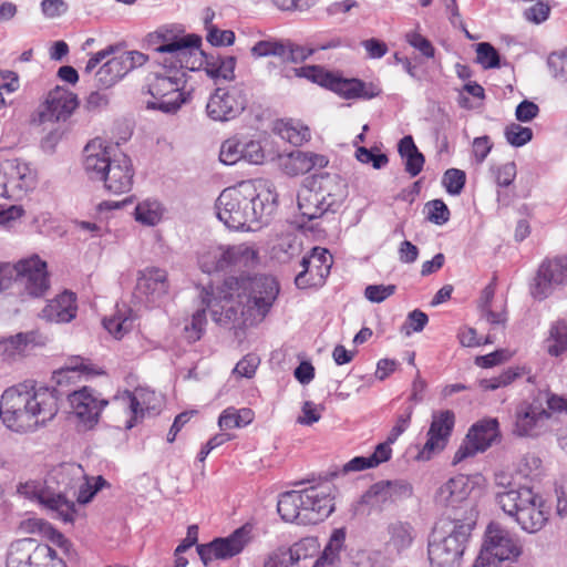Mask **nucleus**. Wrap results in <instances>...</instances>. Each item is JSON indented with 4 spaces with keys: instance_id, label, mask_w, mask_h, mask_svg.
Returning <instances> with one entry per match:
<instances>
[{
    "instance_id": "obj_1",
    "label": "nucleus",
    "mask_w": 567,
    "mask_h": 567,
    "mask_svg": "<svg viewBox=\"0 0 567 567\" xmlns=\"http://www.w3.org/2000/svg\"><path fill=\"white\" fill-rule=\"evenodd\" d=\"M279 291V282L269 275L228 277L221 286L204 287L199 295L204 308L194 312L190 323L185 326L186 338L190 342L202 338L207 309L219 324H256L270 311Z\"/></svg>"
},
{
    "instance_id": "obj_2",
    "label": "nucleus",
    "mask_w": 567,
    "mask_h": 567,
    "mask_svg": "<svg viewBox=\"0 0 567 567\" xmlns=\"http://www.w3.org/2000/svg\"><path fill=\"white\" fill-rule=\"evenodd\" d=\"M109 486L102 476H86L78 463H61L53 466L43 480H29L17 486V493L37 503L49 515L65 524H73L78 509L70 498L79 504H87L103 487Z\"/></svg>"
},
{
    "instance_id": "obj_3",
    "label": "nucleus",
    "mask_w": 567,
    "mask_h": 567,
    "mask_svg": "<svg viewBox=\"0 0 567 567\" xmlns=\"http://www.w3.org/2000/svg\"><path fill=\"white\" fill-rule=\"evenodd\" d=\"M278 195L267 179L244 181L225 188L215 203L218 219L231 230H255L276 212Z\"/></svg>"
},
{
    "instance_id": "obj_4",
    "label": "nucleus",
    "mask_w": 567,
    "mask_h": 567,
    "mask_svg": "<svg viewBox=\"0 0 567 567\" xmlns=\"http://www.w3.org/2000/svg\"><path fill=\"white\" fill-rule=\"evenodd\" d=\"M59 411L54 388L20 383L7 389L0 401V417L11 431L25 433L47 424Z\"/></svg>"
},
{
    "instance_id": "obj_5",
    "label": "nucleus",
    "mask_w": 567,
    "mask_h": 567,
    "mask_svg": "<svg viewBox=\"0 0 567 567\" xmlns=\"http://www.w3.org/2000/svg\"><path fill=\"white\" fill-rule=\"evenodd\" d=\"M464 518L451 517L449 527L442 522L429 540L427 554L432 567H460L466 544L476 525L478 511L470 508Z\"/></svg>"
},
{
    "instance_id": "obj_6",
    "label": "nucleus",
    "mask_w": 567,
    "mask_h": 567,
    "mask_svg": "<svg viewBox=\"0 0 567 567\" xmlns=\"http://www.w3.org/2000/svg\"><path fill=\"white\" fill-rule=\"evenodd\" d=\"M147 43L158 65L184 66L195 71L203 65L200 51L202 38L184 34L178 27H162L147 35Z\"/></svg>"
},
{
    "instance_id": "obj_7",
    "label": "nucleus",
    "mask_w": 567,
    "mask_h": 567,
    "mask_svg": "<svg viewBox=\"0 0 567 567\" xmlns=\"http://www.w3.org/2000/svg\"><path fill=\"white\" fill-rule=\"evenodd\" d=\"M505 476L498 477V485L505 491L498 492L496 501L502 509L514 517L523 530L534 534L544 528L549 518L550 509L543 496L528 486L505 483Z\"/></svg>"
},
{
    "instance_id": "obj_8",
    "label": "nucleus",
    "mask_w": 567,
    "mask_h": 567,
    "mask_svg": "<svg viewBox=\"0 0 567 567\" xmlns=\"http://www.w3.org/2000/svg\"><path fill=\"white\" fill-rule=\"evenodd\" d=\"M186 71L189 70L172 64L159 65V70L150 73L146 87L152 100L146 102V109L163 113L177 112L189 97V93L185 92Z\"/></svg>"
},
{
    "instance_id": "obj_9",
    "label": "nucleus",
    "mask_w": 567,
    "mask_h": 567,
    "mask_svg": "<svg viewBox=\"0 0 567 567\" xmlns=\"http://www.w3.org/2000/svg\"><path fill=\"white\" fill-rule=\"evenodd\" d=\"M13 284H18L30 297H43L50 288L47 261L32 254L16 264L0 262V291Z\"/></svg>"
},
{
    "instance_id": "obj_10",
    "label": "nucleus",
    "mask_w": 567,
    "mask_h": 567,
    "mask_svg": "<svg viewBox=\"0 0 567 567\" xmlns=\"http://www.w3.org/2000/svg\"><path fill=\"white\" fill-rule=\"evenodd\" d=\"M257 262L258 251L246 243L209 247L198 257L199 268L206 274L245 271Z\"/></svg>"
},
{
    "instance_id": "obj_11",
    "label": "nucleus",
    "mask_w": 567,
    "mask_h": 567,
    "mask_svg": "<svg viewBox=\"0 0 567 567\" xmlns=\"http://www.w3.org/2000/svg\"><path fill=\"white\" fill-rule=\"evenodd\" d=\"M37 186V172L20 158L0 162V197L19 202Z\"/></svg>"
},
{
    "instance_id": "obj_12",
    "label": "nucleus",
    "mask_w": 567,
    "mask_h": 567,
    "mask_svg": "<svg viewBox=\"0 0 567 567\" xmlns=\"http://www.w3.org/2000/svg\"><path fill=\"white\" fill-rule=\"evenodd\" d=\"M113 404L122 409L128 419L125 429L131 430L145 416H154L159 413L163 405V396L148 388H136L134 391H124L113 399Z\"/></svg>"
},
{
    "instance_id": "obj_13",
    "label": "nucleus",
    "mask_w": 567,
    "mask_h": 567,
    "mask_svg": "<svg viewBox=\"0 0 567 567\" xmlns=\"http://www.w3.org/2000/svg\"><path fill=\"white\" fill-rule=\"evenodd\" d=\"M520 554V544L507 528L497 522L486 526L481 556L495 565L496 561L515 560Z\"/></svg>"
},
{
    "instance_id": "obj_14",
    "label": "nucleus",
    "mask_w": 567,
    "mask_h": 567,
    "mask_svg": "<svg viewBox=\"0 0 567 567\" xmlns=\"http://www.w3.org/2000/svg\"><path fill=\"white\" fill-rule=\"evenodd\" d=\"M474 485V480L467 475L460 474L451 477L436 489L435 504L447 511H462V514L455 513L453 517L464 518L467 516L470 508L477 511L476 506L470 501Z\"/></svg>"
},
{
    "instance_id": "obj_15",
    "label": "nucleus",
    "mask_w": 567,
    "mask_h": 567,
    "mask_svg": "<svg viewBox=\"0 0 567 567\" xmlns=\"http://www.w3.org/2000/svg\"><path fill=\"white\" fill-rule=\"evenodd\" d=\"M122 44H110L105 49L91 54L87 60L84 74H91L101 62L105 61L94 75L95 86L97 89H110L127 74L125 65H123L120 55L116 54L120 52Z\"/></svg>"
},
{
    "instance_id": "obj_16",
    "label": "nucleus",
    "mask_w": 567,
    "mask_h": 567,
    "mask_svg": "<svg viewBox=\"0 0 567 567\" xmlns=\"http://www.w3.org/2000/svg\"><path fill=\"white\" fill-rule=\"evenodd\" d=\"M247 99L240 84L217 87L206 104V113L214 121L227 122L246 107Z\"/></svg>"
},
{
    "instance_id": "obj_17",
    "label": "nucleus",
    "mask_w": 567,
    "mask_h": 567,
    "mask_svg": "<svg viewBox=\"0 0 567 567\" xmlns=\"http://www.w3.org/2000/svg\"><path fill=\"white\" fill-rule=\"evenodd\" d=\"M334 487L330 483H321L301 489L303 513L302 525H315L323 522L334 511Z\"/></svg>"
},
{
    "instance_id": "obj_18",
    "label": "nucleus",
    "mask_w": 567,
    "mask_h": 567,
    "mask_svg": "<svg viewBox=\"0 0 567 567\" xmlns=\"http://www.w3.org/2000/svg\"><path fill=\"white\" fill-rule=\"evenodd\" d=\"M250 532V527L241 526L227 537H217L207 544L197 545V554L205 566L214 559L233 558L248 545Z\"/></svg>"
},
{
    "instance_id": "obj_19",
    "label": "nucleus",
    "mask_w": 567,
    "mask_h": 567,
    "mask_svg": "<svg viewBox=\"0 0 567 567\" xmlns=\"http://www.w3.org/2000/svg\"><path fill=\"white\" fill-rule=\"evenodd\" d=\"M55 557V550L49 545L23 538L10 545L7 567H47Z\"/></svg>"
},
{
    "instance_id": "obj_20",
    "label": "nucleus",
    "mask_w": 567,
    "mask_h": 567,
    "mask_svg": "<svg viewBox=\"0 0 567 567\" xmlns=\"http://www.w3.org/2000/svg\"><path fill=\"white\" fill-rule=\"evenodd\" d=\"M332 256L324 248L315 247L309 256L300 261L301 270L296 275L295 284L299 289L323 286L330 274Z\"/></svg>"
},
{
    "instance_id": "obj_21",
    "label": "nucleus",
    "mask_w": 567,
    "mask_h": 567,
    "mask_svg": "<svg viewBox=\"0 0 567 567\" xmlns=\"http://www.w3.org/2000/svg\"><path fill=\"white\" fill-rule=\"evenodd\" d=\"M498 436V421L485 419L472 425L464 442L455 452L453 463L474 456L478 452L486 451Z\"/></svg>"
},
{
    "instance_id": "obj_22",
    "label": "nucleus",
    "mask_w": 567,
    "mask_h": 567,
    "mask_svg": "<svg viewBox=\"0 0 567 567\" xmlns=\"http://www.w3.org/2000/svg\"><path fill=\"white\" fill-rule=\"evenodd\" d=\"M567 282V256L545 260L538 268L530 293L534 299L548 298L556 287Z\"/></svg>"
},
{
    "instance_id": "obj_23",
    "label": "nucleus",
    "mask_w": 567,
    "mask_h": 567,
    "mask_svg": "<svg viewBox=\"0 0 567 567\" xmlns=\"http://www.w3.org/2000/svg\"><path fill=\"white\" fill-rule=\"evenodd\" d=\"M71 413L85 429H92L97 422L100 414L107 401L100 399L90 388L83 386L68 395Z\"/></svg>"
},
{
    "instance_id": "obj_24",
    "label": "nucleus",
    "mask_w": 567,
    "mask_h": 567,
    "mask_svg": "<svg viewBox=\"0 0 567 567\" xmlns=\"http://www.w3.org/2000/svg\"><path fill=\"white\" fill-rule=\"evenodd\" d=\"M83 154V167L87 177L100 182L118 152L116 147L102 138H94L86 144Z\"/></svg>"
},
{
    "instance_id": "obj_25",
    "label": "nucleus",
    "mask_w": 567,
    "mask_h": 567,
    "mask_svg": "<svg viewBox=\"0 0 567 567\" xmlns=\"http://www.w3.org/2000/svg\"><path fill=\"white\" fill-rule=\"evenodd\" d=\"M78 106V97L70 90L56 86L51 90L39 110L41 123L66 121Z\"/></svg>"
},
{
    "instance_id": "obj_26",
    "label": "nucleus",
    "mask_w": 567,
    "mask_h": 567,
    "mask_svg": "<svg viewBox=\"0 0 567 567\" xmlns=\"http://www.w3.org/2000/svg\"><path fill=\"white\" fill-rule=\"evenodd\" d=\"M549 417L542 403L523 402L516 408L514 432L518 436H537L545 431Z\"/></svg>"
},
{
    "instance_id": "obj_27",
    "label": "nucleus",
    "mask_w": 567,
    "mask_h": 567,
    "mask_svg": "<svg viewBox=\"0 0 567 567\" xmlns=\"http://www.w3.org/2000/svg\"><path fill=\"white\" fill-rule=\"evenodd\" d=\"M455 425V414L451 410L436 411L432 414V422L427 431V441L421 452L425 458H430L435 452L442 451L452 434Z\"/></svg>"
},
{
    "instance_id": "obj_28",
    "label": "nucleus",
    "mask_w": 567,
    "mask_h": 567,
    "mask_svg": "<svg viewBox=\"0 0 567 567\" xmlns=\"http://www.w3.org/2000/svg\"><path fill=\"white\" fill-rule=\"evenodd\" d=\"M412 495L413 486L405 480L380 481L368 489L362 499L371 505H385L410 498Z\"/></svg>"
},
{
    "instance_id": "obj_29",
    "label": "nucleus",
    "mask_w": 567,
    "mask_h": 567,
    "mask_svg": "<svg viewBox=\"0 0 567 567\" xmlns=\"http://www.w3.org/2000/svg\"><path fill=\"white\" fill-rule=\"evenodd\" d=\"M168 290L167 272L156 267L138 271L135 296L145 302H155Z\"/></svg>"
},
{
    "instance_id": "obj_30",
    "label": "nucleus",
    "mask_w": 567,
    "mask_h": 567,
    "mask_svg": "<svg viewBox=\"0 0 567 567\" xmlns=\"http://www.w3.org/2000/svg\"><path fill=\"white\" fill-rule=\"evenodd\" d=\"M134 169L131 158L118 152L113 159L110 168L106 169L105 176L100 182L104 183V187L114 194H123L131 190L133 185Z\"/></svg>"
},
{
    "instance_id": "obj_31",
    "label": "nucleus",
    "mask_w": 567,
    "mask_h": 567,
    "mask_svg": "<svg viewBox=\"0 0 567 567\" xmlns=\"http://www.w3.org/2000/svg\"><path fill=\"white\" fill-rule=\"evenodd\" d=\"M44 344L38 331L20 332L0 340V354L3 360H17L24 357L35 346Z\"/></svg>"
},
{
    "instance_id": "obj_32",
    "label": "nucleus",
    "mask_w": 567,
    "mask_h": 567,
    "mask_svg": "<svg viewBox=\"0 0 567 567\" xmlns=\"http://www.w3.org/2000/svg\"><path fill=\"white\" fill-rule=\"evenodd\" d=\"M327 165L326 156L302 151H293L280 158V166L289 176L302 175L315 167L322 168Z\"/></svg>"
},
{
    "instance_id": "obj_33",
    "label": "nucleus",
    "mask_w": 567,
    "mask_h": 567,
    "mask_svg": "<svg viewBox=\"0 0 567 567\" xmlns=\"http://www.w3.org/2000/svg\"><path fill=\"white\" fill-rule=\"evenodd\" d=\"M76 296L64 291L52 299L42 310V317L52 322H70L76 317Z\"/></svg>"
},
{
    "instance_id": "obj_34",
    "label": "nucleus",
    "mask_w": 567,
    "mask_h": 567,
    "mask_svg": "<svg viewBox=\"0 0 567 567\" xmlns=\"http://www.w3.org/2000/svg\"><path fill=\"white\" fill-rule=\"evenodd\" d=\"M317 192L324 197V207L334 213L347 196V185L338 175L326 174L319 177Z\"/></svg>"
},
{
    "instance_id": "obj_35",
    "label": "nucleus",
    "mask_w": 567,
    "mask_h": 567,
    "mask_svg": "<svg viewBox=\"0 0 567 567\" xmlns=\"http://www.w3.org/2000/svg\"><path fill=\"white\" fill-rule=\"evenodd\" d=\"M543 348L551 358H559L567 352V320L558 319L549 324Z\"/></svg>"
},
{
    "instance_id": "obj_36",
    "label": "nucleus",
    "mask_w": 567,
    "mask_h": 567,
    "mask_svg": "<svg viewBox=\"0 0 567 567\" xmlns=\"http://www.w3.org/2000/svg\"><path fill=\"white\" fill-rule=\"evenodd\" d=\"M329 89L343 96L344 99H365L370 100L379 94L373 87H368L364 82L357 79L346 80L331 75Z\"/></svg>"
},
{
    "instance_id": "obj_37",
    "label": "nucleus",
    "mask_w": 567,
    "mask_h": 567,
    "mask_svg": "<svg viewBox=\"0 0 567 567\" xmlns=\"http://www.w3.org/2000/svg\"><path fill=\"white\" fill-rule=\"evenodd\" d=\"M346 536V528L333 529L323 551L317 558L312 567H338L340 553L344 547Z\"/></svg>"
},
{
    "instance_id": "obj_38",
    "label": "nucleus",
    "mask_w": 567,
    "mask_h": 567,
    "mask_svg": "<svg viewBox=\"0 0 567 567\" xmlns=\"http://www.w3.org/2000/svg\"><path fill=\"white\" fill-rule=\"evenodd\" d=\"M302 504L301 491H288L279 496L277 511L285 522L302 525Z\"/></svg>"
},
{
    "instance_id": "obj_39",
    "label": "nucleus",
    "mask_w": 567,
    "mask_h": 567,
    "mask_svg": "<svg viewBox=\"0 0 567 567\" xmlns=\"http://www.w3.org/2000/svg\"><path fill=\"white\" fill-rule=\"evenodd\" d=\"M398 151L400 156L404 159L405 172L411 176H417L424 166L425 158L417 150L413 137L406 135L399 142Z\"/></svg>"
},
{
    "instance_id": "obj_40",
    "label": "nucleus",
    "mask_w": 567,
    "mask_h": 567,
    "mask_svg": "<svg viewBox=\"0 0 567 567\" xmlns=\"http://www.w3.org/2000/svg\"><path fill=\"white\" fill-rule=\"evenodd\" d=\"M237 60L233 55H206L204 69L207 75L214 80L231 81L235 78Z\"/></svg>"
},
{
    "instance_id": "obj_41",
    "label": "nucleus",
    "mask_w": 567,
    "mask_h": 567,
    "mask_svg": "<svg viewBox=\"0 0 567 567\" xmlns=\"http://www.w3.org/2000/svg\"><path fill=\"white\" fill-rule=\"evenodd\" d=\"M323 202L324 197H320L317 189L302 188L298 193V208L307 220L319 218L329 212Z\"/></svg>"
},
{
    "instance_id": "obj_42",
    "label": "nucleus",
    "mask_w": 567,
    "mask_h": 567,
    "mask_svg": "<svg viewBox=\"0 0 567 567\" xmlns=\"http://www.w3.org/2000/svg\"><path fill=\"white\" fill-rule=\"evenodd\" d=\"M302 251V244L295 234H284L278 237L271 247V257L278 262L286 264L298 257Z\"/></svg>"
},
{
    "instance_id": "obj_43",
    "label": "nucleus",
    "mask_w": 567,
    "mask_h": 567,
    "mask_svg": "<svg viewBox=\"0 0 567 567\" xmlns=\"http://www.w3.org/2000/svg\"><path fill=\"white\" fill-rule=\"evenodd\" d=\"M133 323V312L126 307L117 308L113 316L103 320L104 328L118 340L132 330Z\"/></svg>"
},
{
    "instance_id": "obj_44",
    "label": "nucleus",
    "mask_w": 567,
    "mask_h": 567,
    "mask_svg": "<svg viewBox=\"0 0 567 567\" xmlns=\"http://www.w3.org/2000/svg\"><path fill=\"white\" fill-rule=\"evenodd\" d=\"M279 136L295 146L302 145L310 140V130L300 122L281 121L277 124Z\"/></svg>"
},
{
    "instance_id": "obj_45",
    "label": "nucleus",
    "mask_w": 567,
    "mask_h": 567,
    "mask_svg": "<svg viewBox=\"0 0 567 567\" xmlns=\"http://www.w3.org/2000/svg\"><path fill=\"white\" fill-rule=\"evenodd\" d=\"M389 545L398 553L408 549L414 539V529L409 523L395 522L388 527Z\"/></svg>"
},
{
    "instance_id": "obj_46",
    "label": "nucleus",
    "mask_w": 567,
    "mask_h": 567,
    "mask_svg": "<svg viewBox=\"0 0 567 567\" xmlns=\"http://www.w3.org/2000/svg\"><path fill=\"white\" fill-rule=\"evenodd\" d=\"M319 543L315 537H305L289 548H284L288 558L293 563V567H299V564L317 554Z\"/></svg>"
},
{
    "instance_id": "obj_47",
    "label": "nucleus",
    "mask_w": 567,
    "mask_h": 567,
    "mask_svg": "<svg viewBox=\"0 0 567 567\" xmlns=\"http://www.w3.org/2000/svg\"><path fill=\"white\" fill-rule=\"evenodd\" d=\"M252 419L254 413L250 409L227 408L219 415L218 425L221 430H231L248 425Z\"/></svg>"
},
{
    "instance_id": "obj_48",
    "label": "nucleus",
    "mask_w": 567,
    "mask_h": 567,
    "mask_svg": "<svg viewBox=\"0 0 567 567\" xmlns=\"http://www.w3.org/2000/svg\"><path fill=\"white\" fill-rule=\"evenodd\" d=\"M287 54L285 58H282L284 61L291 62V63H301L306 61L309 56H311L316 49L308 48L303 45H298L292 43L291 41L287 40ZM340 45L339 40H331L324 44H320L317 50H328L332 48H337Z\"/></svg>"
},
{
    "instance_id": "obj_49",
    "label": "nucleus",
    "mask_w": 567,
    "mask_h": 567,
    "mask_svg": "<svg viewBox=\"0 0 567 567\" xmlns=\"http://www.w3.org/2000/svg\"><path fill=\"white\" fill-rule=\"evenodd\" d=\"M135 219L146 226L157 225L163 216V207L157 200L146 199L135 207Z\"/></svg>"
},
{
    "instance_id": "obj_50",
    "label": "nucleus",
    "mask_w": 567,
    "mask_h": 567,
    "mask_svg": "<svg viewBox=\"0 0 567 567\" xmlns=\"http://www.w3.org/2000/svg\"><path fill=\"white\" fill-rule=\"evenodd\" d=\"M69 372H78L83 375H96L101 371L89 360L80 355L70 357L64 363L63 368L60 369L58 374V382H61V378Z\"/></svg>"
},
{
    "instance_id": "obj_51",
    "label": "nucleus",
    "mask_w": 567,
    "mask_h": 567,
    "mask_svg": "<svg viewBox=\"0 0 567 567\" xmlns=\"http://www.w3.org/2000/svg\"><path fill=\"white\" fill-rule=\"evenodd\" d=\"M28 525L31 527L32 530L38 529L39 532H41L54 545H56L64 551H69V549L71 547L69 539H66L62 533H60L58 529H55L48 522L40 519V518H34V519H29Z\"/></svg>"
},
{
    "instance_id": "obj_52",
    "label": "nucleus",
    "mask_w": 567,
    "mask_h": 567,
    "mask_svg": "<svg viewBox=\"0 0 567 567\" xmlns=\"http://www.w3.org/2000/svg\"><path fill=\"white\" fill-rule=\"evenodd\" d=\"M251 54L256 58L278 56L282 59L287 54V44L282 40H261L251 48Z\"/></svg>"
},
{
    "instance_id": "obj_53",
    "label": "nucleus",
    "mask_w": 567,
    "mask_h": 567,
    "mask_svg": "<svg viewBox=\"0 0 567 567\" xmlns=\"http://www.w3.org/2000/svg\"><path fill=\"white\" fill-rule=\"evenodd\" d=\"M245 136H233L223 142L219 159L225 165H235L241 162L240 147L244 146Z\"/></svg>"
},
{
    "instance_id": "obj_54",
    "label": "nucleus",
    "mask_w": 567,
    "mask_h": 567,
    "mask_svg": "<svg viewBox=\"0 0 567 567\" xmlns=\"http://www.w3.org/2000/svg\"><path fill=\"white\" fill-rule=\"evenodd\" d=\"M547 66L553 78L567 82V48L561 52H553L547 58Z\"/></svg>"
},
{
    "instance_id": "obj_55",
    "label": "nucleus",
    "mask_w": 567,
    "mask_h": 567,
    "mask_svg": "<svg viewBox=\"0 0 567 567\" xmlns=\"http://www.w3.org/2000/svg\"><path fill=\"white\" fill-rule=\"evenodd\" d=\"M476 61L484 69H495L499 66V54L488 42H481L476 45Z\"/></svg>"
},
{
    "instance_id": "obj_56",
    "label": "nucleus",
    "mask_w": 567,
    "mask_h": 567,
    "mask_svg": "<svg viewBox=\"0 0 567 567\" xmlns=\"http://www.w3.org/2000/svg\"><path fill=\"white\" fill-rule=\"evenodd\" d=\"M295 74L298 78H305L310 80L313 83H318L322 86H327L330 84L331 73L323 70V68L318 65H306L301 68L295 69Z\"/></svg>"
},
{
    "instance_id": "obj_57",
    "label": "nucleus",
    "mask_w": 567,
    "mask_h": 567,
    "mask_svg": "<svg viewBox=\"0 0 567 567\" xmlns=\"http://www.w3.org/2000/svg\"><path fill=\"white\" fill-rule=\"evenodd\" d=\"M466 175L458 168H449L443 175V185L450 195H460L465 186Z\"/></svg>"
},
{
    "instance_id": "obj_58",
    "label": "nucleus",
    "mask_w": 567,
    "mask_h": 567,
    "mask_svg": "<svg viewBox=\"0 0 567 567\" xmlns=\"http://www.w3.org/2000/svg\"><path fill=\"white\" fill-rule=\"evenodd\" d=\"M405 41L415 50H417L424 58L433 59L435 55V48L432 42L422 35L417 30L409 31L405 33Z\"/></svg>"
},
{
    "instance_id": "obj_59",
    "label": "nucleus",
    "mask_w": 567,
    "mask_h": 567,
    "mask_svg": "<svg viewBox=\"0 0 567 567\" xmlns=\"http://www.w3.org/2000/svg\"><path fill=\"white\" fill-rule=\"evenodd\" d=\"M505 137L512 146L520 147L533 138V131L529 127L513 123L506 127Z\"/></svg>"
},
{
    "instance_id": "obj_60",
    "label": "nucleus",
    "mask_w": 567,
    "mask_h": 567,
    "mask_svg": "<svg viewBox=\"0 0 567 567\" xmlns=\"http://www.w3.org/2000/svg\"><path fill=\"white\" fill-rule=\"evenodd\" d=\"M427 219L435 225H444L450 219V210L442 199H433L426 204Z\"/></svg>"
},
{
    "instance_id": "obj_61",
    "label": "nucleus",
    "mask_w": 567,
    "mask_h": 567,
    "mask_svg": "<svg viewBox=\"0 0 567 567\" xmlns=\"http://www.w3.org/2000/svg\"><path fill=\"white\" fill-rule=\"evenodd\" d=\"M244 146H246V155L243 162L251 165H260L264 163L266 154L259 141L244 137Z\"/></svg>"
},
{
    "instance_id": "obj_62",
    "label": "nucleus",
    "mask_w": 567,
    "mask_h": 567,
    "mask_svg": "<svg viewBox=\"0 0 567 567\" xmlns=\"http://www.w3.org/2000/svg\"><path fill=\"white\" fill-rule=\"evenodd\" d=\"M495 182L501 187L509 186L516 177V165L514 162H508L503 165L491 168Z\"/></svg>"
},
{
    "instance_id": "obj_63",
    "label": "nucleus",
    "mask_w": 567,
    "mask_h": 567,
    "mask_svg": "<svg viewBox=\"0 0 567 567\" xmlns=\"http://www.w3.org/2000/svg\"><path fill=\"white\" fill-rule=\"evenodd\" d=\"M395 290L394 285H369L364 289V297L373 303H380L391 297Z\"/></svg>"
},
{
    "instance_id": "obj_64",
    "label": "nucleus",
    "mask_w": 567,
    "mask_h": 567,
    "mask_svg": "<svg viewBox=\"0 0 567 567\" xmlns=\"http://www.w3.org/2000/svg\"><path fill=\"white\" fill-rule=\"evenodd\" d=\"M355 157L359 162L363 164H371L372 167L375 169L384 167L389 162V158L385 154H374L372 151L365 147H359L355 151Z\"/></svg>"
}]
</instances>
